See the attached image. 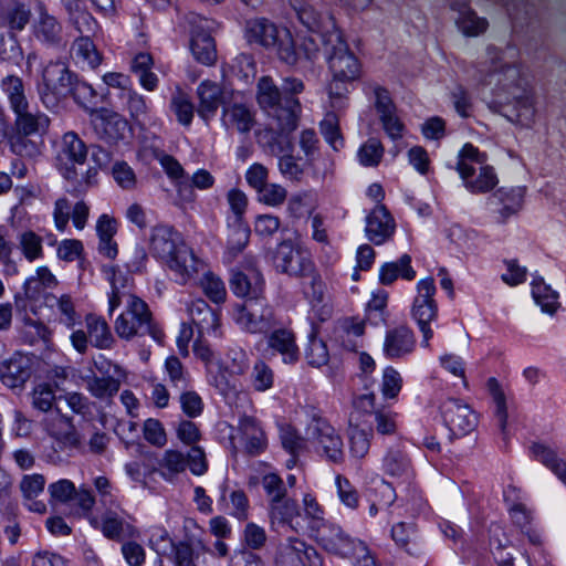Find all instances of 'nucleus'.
Masks as SVG:
<instances>
[{
    "instance_id": "obj_1",
    "label": "nucleus",
    "mask_w": 566,
    "mask_h": 566,
    "mask_svg": "<svg viewBox=\"0 0 566 566\" xmlns=\"http://www.w3.org/2000/svg\"><path fill=\"white\" fill-rule=\"evenodd\" d=\"M491 60V72L489 74L488 84L494 86V94L511 103L515 101L518 105L516 114L517 122L531 119L533 116V104L527 91L526 77L521 65L509 60L506 53H499L493 49L489 50Z\"/></svg>"
},
{
    "instance_id": "obj_2",
    "label": "nucleus",
    "mask_w": 566,
    "mask_h": 566,
    "mask_svg": "<svg viewBox=\"0 0 566 566\" xmlns=\"http://www.w3.org/2000/svg\"><path fill=\"white\" fill-rule=\"evenodd\" d=\"M327 50V63L332 73V81L328 86L332 106L343 105V99L348 93L347 84L359 78L360 63L342 38L339 31L331 32L325 40Z\"/></svg>"
},
{
    "instance_id": "obj_3",
    "label": "nucleus",
    "mask_w": 566,
    "mask_h": 566,
    "mask_svg": "<svg viewBox=\"0 0 566 566\" xmlns=\"http://www.w3.org/2000/svg\"><path fill=\"white\" fill-rule=\"evenodd\" d=\"M116 335L124 340L149 335L158 344H163L165 333L155 321L148 304L135 294L126 295L125 306L114 322Z\"/></svg>"
},
{
    "instance_id": "obj_4",
    "label": "nucleus",
    "mask_w": 566,
    "mask_h": 566,
    "mask_svg": "<svg viewBox=\"0 0 566 566\" xmlns=\"http://www.w3.org/2000/svg\"><path fill=\"white\" fill-rule=\"evenodd\" d=\"M455 169L471 193H486L499 184L494 167L488 164V155L472 144H465L459 151Z\"/></svg>"
},
{
    "instance_id": "obj_5",
    "label": "nucleus",
    "mask_w": 566,
    "mask_h": 566,
    "mask_svg": "<svg viewBox=\"0 0 566 566\" xmlns=\"http://www.w3.org/2000/svg\"><path fill=\"white\" fill-rule=\"evenodd\" d=\"M315 538L325 551L350 558L356 566H377L364 542L349 537L334 524L327 522L318 528Z\"/></svg>"
},
{
    "instance_id": "obj_6",
    "label": "nucleus",
    "mask_w": 566,
    "mask_h": 566,
    "mask_svg": "<svg viewBox=\"0 0 566 566\" xmlns=\"http://www.w3.org/2000/svg\"><path fill=\"white\" fill-rule=\"evenodd\" d=\"M434 295L436 285L432 277H424L417 283L410 314L422 335L421 345L424 348L430 346V340L433 338L431 323L436 322L439 315Z\"/></svg>"
},
{
    "instance_id": "obj_7",
    "label": "nucleus",
    "mask_w": 566,
    "mask_h": 566,
    "mask_svg": "<svg viewBox=\"0 0 566 566\" xmlns=\"http://www.w3.org/2000/svg\"><path fill=\"white\" fill-rule=\"evenodd\" d=\"M73 74L65 64L50 62L42 71V84L39 94L42 103L48 108L57 106L60 101L66 97L72 90Z\"/></svg>"
},
{
    "instance_id": "obj_8",
    "label": "nucleus",
    "mask_w": 566,
    "mask_h": 566,
    "mask_svg": "<svg viewBox=\"0 0 566 566\" xmlns=\"http://www.w3.org/2000/svg\"><path fill=\"white\" fill-rule=\"evenodd\" d=\"M274 566H324L317 549L301 537L289 536L276 546Z\"/></svg>"
},
{
    "instance_id": "obj_9",
    "label": "nucleus",
    "mask_w": 566,
    "mask_h": 566,
    "mask_svg": "<svg viewBox=\"0 0 566 566\" xmlns=\"http://www.w3.org/2000/svg\"><path fill=\"white\" fill-rule=\"evenodd\" d=\"M220 123L229 133L248 135L256 125V113L251 104L230 92V98L221 109Z\"/></svg>"
},
{
    "instance_id": "obj_10",
    "label": "nucleus",
    "mask_w": 566,
    "mask_h": 566,
    "mask_svg": "<svg viewBox=\"0 0 566 566\" xmlns=\"http://www.w3.org/2000/svg\"><path fill=\"white\" fill-rule=\"evenodd\" d=\"M44 432L53 440L59 451L78 450L82 438L73 420L61 412H54L41 421Z\"/></svg>"
},
{
    "instance_id": "obj_11",
    "label": "nucleus",
    "mask_w": 566,
    "mask_h": 566,
    "mask_svg": "<svg viewBox=\"0 0 566 566\" xmlns=\"http://www.w3.org/2000/svg\"><path fill=\"white\" fill-rule=\"evenodd\" d=\"M269 525L275 532H291L300 534L304 531L302 511L292 497L280 501H269Z\"/></svg>"
},
{
    "instance_id": "obj_12",
    "label": "nucleus",
    "mask_w": 566,
    "mask_h": 566,
    "mask_svg": "<svg viewBox=\"0 0 566 566\" xmlns=\"http://www.w3.org/2000/svg\"><path fill=\"white\" fill-rule=\"evenodd\" d=\"M234 319L242 329L252 334L266 333L274 325L272 310L258 301L238 306Z\"/></svg>"
},
{
    "instance_id": "obj_13",
    "label": "nucleus",
    "mask_w": 566,
    "mask_h": 566,
    "mask_svg": "<svg viewBox=\"0 0 566 566\" xmlns=\"http://www.w3.org/2000/svg\"><path fill=\"white\" fill-rule=\"evenodd\" d=\"M90 120L96 135L107 143H117L128 132V122L107 108L92 109Z\"/></svg>"
},
{
    "instance_id": "obj_14",
    "label": "nucleus",
    "mask_w": 566,
    "mask_h": 566,
    "mask_svg": "<svg viewBox=\"0 0 566 566\" xmlns=\"http://www.w3.org/2000/svg\"><path fill=\"white\" fill-rule=\"evenodd\" d=\"M197 113L205 122H210L220 106L223 107L230 98V93L219 83L203 80L196 88Z\"/></svg>"
},
{
    "instance_id": "obj_15",
    "label": "nucleus",
    "mask_w": 566,
    "mask_h": 566,
    "mask_svg": "<svg viewBox=\"0 0 566 566\" xmlns=\"http://www.w3.org/2000/svg\"><path fill=\"white\" fill-rule=\"evenodd\" d=\"M273 262L279 271L300 277L311 274L314 269L312 261L291 241H282L277 245Z\"/></svg>"
},
{
    "instance_id": "obj_16",
    "label": "nucleus",
    "mask_w": 566,
    "mask_h": 566,
    "mask_svg": "<svg viewBox=\"0 0 566 566\" xmlns=\"http://www.w3.org/2000/svg\"><path fill=\"white\" fill-rule=\"evenodd\" d=\"M135 518L119 505L115 509H107L101 520V532L113 541H120L126 537H136L138 530L135 526Z\"/></svg>"
},
{
    "instance_id": "obj_17",
    "label": "nucleus",
    "mask_w": 566,
    "mask_h": 566,
    "mask_svg": "<svg viewBox=\"0 0 566 566\" xmlns=\"http://www.w3.org/2000/svg\"><path fill=\"white\" fill-rule=\"evenodd\" d=\"M174 274L176 281L186 284L197 279L205 271L206 264L186 243L179 247L176 253L165 263Z\"/></svg>"
},
{
    "instance_id": "obj_18",
    "label": "nucleus",
    "mask_w": 566,
    "mask_h": 566,
    "mask_svg": "<svg viewBox=\"0 0 566 566\" xmlns=\"http://www.w3.org/2000/svg\"><path fill=\"white\" fill-rule=\"evenodd\" d=\"M444 423L454 434H467L476 426V416L470 407L459 400L448 399L440 406Z\"/></svg>"
},
{
    "instance_id": "obj_19",
    "label": "nucleus",
    "mask_w": 566,
    "mask_h": 566,
    "mask_svg": "<svg viewBox=\"0 0 566 566\" xmlns=\"http://www.w3.org/2000/svg\"><path fill=\"white\" fill-rule=\"evenodd\" d=\"M186 242L171 226L157 224L150 230L149 250L153 255L166 263Z\"/></svg>"
},
{
    "instance_id": "obj_20",
    "label": "nucleus",
    "mask_w": 566,
    "mask_h": 566,
    "mask_svg": "<svg viewBox=\"0 0 566 566\" xmlns=\"http://www.w3.org/2000/svg\"><path fill=\"white\" fill-rule=\"evenodd\" d=\"M231 444L235 448L237 440L243 444L249 454H259L268 446L265 432L260 422L250 416H243L239 421L238 432L230 436Z\"/></svg>"
},
{
    "instance_id": "obj_21",
    "label": "nucleus",
    "mask_w": 566,
    "mask_h": 566,
    "mask_svg": "<svg viewBox=\"0 0 566 566\" xmlns=\"http://www.w3.org/2000/svg\"><path fill=\"white\" fill-rule=\"evenodd\" d=\"M312 434L317 441V447L327 460L338 463L344 459L343 441L336 430L324 419H314Z\"/></svg>"
},
{
    "instance_id": "obj_22",
    "label": "nucleus",
    "mask_w": 566,
    "mask_h": 566,
    "mask_svg": "<svg viewBox=\"0 0 566 566\" xmlns=\"http://www.w3.org/2000/svg\"><path fill=\"white\" fill-rule=\"evenodd\" d=\"M396 229L394 218L385 206H376L366 217L365 233L374 244H382L391 238Z\"/></svg>"
},
{
    "instance_id": "obj_23",
    "label": "nucleus",
    "mask_w": 566,
    "mask_h": 566,
    "mask_svg": "<svg viewBox=\"0 0 566 566\" xmlns=\"http://www.w3.org/2000/svg\"><path fill=\"white\" fill-rule=\"evenodd\" d=\"M31 376L30 358L20 353L0 363V379L9 388L22 387Z\"/></svg>"
},
{
    "instance_id": "obj_24",
    "label": "nucleus",
    "mask_w": 566,
    "mask_h": 566,
    "mask_svg": "<svg viewBox=\"0 0 566 566\" xmlns=\"http://www.w3.org/2000/svg\"><path fill=\"white\" fill-rule=\"evenodd\" d=\"M302 112L297 98L285 97L283 104L280 103L268 113L272 117V127L281 134H290L298 125Z\"/></svg>"
},
{
    "instance_id": "obj_25",
    "label": "nucleus",
    "mask_w": 566,
    "mask_h": 566,
    "mask_svg": "<svg viewBox=\"0 0 566 566\" xmlns=\"http://www.w3.org/2000/svg\"><path fill=\"white\" fill-rule=\"evenodd\" d=\"M268 347L279 354L285 364H295L300 357L296 337L292 329L281 327L274 329L268 336Z\"/></svg>"
},
{
    "instance_id": "obj_26",
    "label": "nucleus",
    "mask_w": 566,
    "mask_h": 566,
    "mask_svg": "<svg viewBox=\"0 0 566 566\" xmlns=\"http://www.w3.org/2000/svg\"><path fill=\"white\" fill-rule=\"evenodd\" d=\"M416 346L413 332L405 326H397L387 332L384 342V353L389 358H400L410 354Z\"/></svg>"
},
{
    "instance_id": "obj_27",
    "label": "nucleus",
    "mask_w": 566,
    "mask_h": 566,
    "mask_svg": "<svg viewBox=\"0 0 566 566\" xmlns=\"http://www.w3.org/2000/svg\"><path fill=\"white\" fill-rule=\"evenodd\" d=\"M451 9L458 13L454 22L464 36L475 38L488 30V20L479 17L467 3L455 1L451 4Z\"/></svg>"
},
{
    "instance_id": "obj_28",
    "label": "nucleus",
    "mask_w": 566,
    "mask_h": 566,
    "mask_svg": "<svg viewBox=\"0 0 566 566\" xmlns=\"http://www.w3.org/2000/svg\"><path fill=\"white\" fill-rule=\"evenodd\" d=\"M373 429L355 417H350L348 427V444L352 458L361 460L370 450Z\"/></svg>"
},
{
    "instance_id": "obj_29",
    "label": "nucleus",
    "mask_w": 566,
    "mask_h": 566,
    "mask_svg": "<svg viewBox=\"0 0 566 566\" xmlns=\"http://www.w3.org/2000/svg\"><path fill=\"white\" fill-rule=\"evenodd\" d=\"M15 115V132L24 135H43L50 125V118L42 112H31L27 104L21 109L13 111Z\"/></svg>"
},
{
    "instance_id": "obj_30",
    "label": "nucleus",
    "mask_w": 566,
    "mask_h": 566,
    "mask_svg": "<svg viewBox=\"0 0 566 566\" xmlns=\"http://www.w3.org/2000/svg\"><path fill=\"white\" fill-rule=\"evenodd\" d=\"M31 11L20 0H0V25L21 31L29 23Z\"/></svg>"
},
{
    "instance_id": "obj_31",
    "label": "nucleus",
    "mask_w": 566,
    "mask_h": 566,
    "mask_svg": "<svg viewBox=\"0 0 566 566\" xmlns=\"http://www.w3.org/2000/svg\"><path fill=\"white\" fill-rule=\"evenodd\" d=\"M187 312L200 333L217 334L220 327L216 312L202 300H192L187 305Z\"/></svg>"
},
{
    "instance_id": "obj_32",
    "label": "nucleus",
    "mask_w": 566,
    "mask_h": 566,
    "mask_svg": "<svg viewBox=\"0 0 566 566\" xmlns=\"http://www.w3.org/2000/svg\"><path fill=\"white\" fill-rule=\"evenodd\" d=\"M44 304L57 317L59 322L67 328H73L80 319L74 301L69 294L56 296L52 293H46L44 295Z\"/></svg>"
},
{
    "instance_id": "obj_33",
    "label": "nucleus",
    "mask_w": 566,
    "mask_h": 566,
    "mask_svg": "<svg viewBox=\"0 0 566 566\" xmlns=\"http://www.w3.org/2000/svg\"><path fill=\"white\" fill-rule=\"evenodd\" d=\"M95 228L98 237V252L105 258L114 260L118 254V247L114 240L117 233L116 220L108 214H102L97 219Z\"/></svg>"
},
{
    "instance_id": "obj_34",
    "label": "nucleus",
    "mask_w": 566,
    "mask_h": 566,
    "mask_svg": "<svg viewBox=\"0 0 566 566\" xmlns=\"http://www.w3.org/2000/svg\"><path fill=\"white\" fill-rule=\"evenodd\" d=\"M57 285L59 280L52 271L48 266L41 265L35 269L34 274L25 280L23 291L27 298L38 300L45 295L46 290L55 289Z\"/></svg>"
},
{
    "instance_id": "obj_35",
    "label": "nucleus",
    "mask_w": 566,
    "mask_h": 566,
    "mask_svg": "<svg viewBox=\"0 0 566 566\" xmlns=\"http://www.w3.org/2000/svg\"><path fill=\"white\" fill-rule=\"evenodd\" d=\"M297 18L310 31L321 33L325 41L331 32L338 31L331 15L322 14L310 4L297 9Z\"/></svg>"
},
{
    "instance_id": "obj_36",
    "label": "nucleus",
    "mask_w": 566,
    "mask_h": 566,
    "mask_svg": "<svg viewBox=\"0 0 566 566\" xmlns=\"http://www.w3.org/2000/svg\"><path fill=\"white\" fill-rule=\"evenodd\" d=\"M263 285V277L256 270H250L249 273L235 272L231 279V290L240 297L258 298Z\"/></svg>"
},
{
    "instance_id": "obj_37",
    "label": "nucleus",
    "mask_w": 566,
    "mask_h": 566,
    "mask_svg": "<svg viewBox=\"0 0 566 566\" xmlns=\"http://www.w3.org/2000/svg\"><path fill=\"white\" fill-rule=\"evenodd\" d=\"M63 4L67 10L70 21L81 34L91 36L95 33L97 22L86 10L85 3L81 0H63Z\"/></svg>"
},
{
    "instance_id": "obj_38",
    "label": "nucleus",
    "mask_w": 566,
    "mask_h": 566,
    "mask_svg": "<svg viewBox=\"0 0 566 566\" xmlns=\"http://www.w3.org/2000/svg\"><path fill=\"white\" fill-rule=\"evenodd\" d=\"M273 48H275L280 60L290 65L296 64L303 56L311 59L313 53L316 51L315 48H313L312 51L305 52L297 49L291 31L286 28L280 29V38L277 39L276 45Z\"/></svg>"
},
{
    "instance_id": "obj_39",
    "label": "nucleus",
    "mask_w": 566,
    "mask_h": 566,
    "mask_svg": "<svg viewBox=\"0 0 566 566\" xmlns=\"http://www.w3.org/2000/svg\"><path fill=\"white\" fill-rule=\"evenodd\" d=\"M190 49L195 59L198 62L205 65H213L216 63V44L214 40L208 32L203 30L193 31L191 36Z\"/></svg>"
},
{
    "instance_id": "obj_40",
    "label": "nucleus",
    "mask_w": 566,
    "mask_h": 566,
    "mask_svg": "<svg viewBox=\"0 0 566 566\" xmlns=\"http://www.w3.org/2000/svg\"><path fill=\"white\" fill-rule=\"evenodd\" d=\"M303 279L304 293L312 304V310L316 312L319 319H325L329 315V308L323 304L324 284L321 277L313 271Z\"/></svg>"
},
{
    "instance_id": "obj_41",
    "label": "nucleus",
    "mask_w": 566,
    "mask_h": 566,
    "mask_svg": "<svg viewBox=\"0 0 566 566\" xmlns=\"http://www.w3.org/2000/svg\"><path fill=\"white\" fill-rule=\"evenodd\" d=\"M85 325L92 344L99 349H108L115 339L107 322L97 315L85 316Z\"/></svg>"
},
{
    "instance_id": "obj_42",
    "label": "nucleus",
    "mask_w": 566,
    "mask_h": 566,
    "mask_svg": "<svg viewBox=\"0 0 566 566\" xmlns=\"http://www.w3.org/2000/svg\"><path fill=\"white\" fill-rule=\"evenodd\" d=\"M157 471L165 481H175L179 474L186 471L185 454L176 449L165 450L158 460Z\"/></svg>"
},
{
    "instance_id": "obj_43",
    "label": "nucleus",
    "mask_w": 566,
    "mask_h": 566,
    "mask_svg": "<svg viewBox=\"0 0 566 566\" xmlns=\"http://www.w3.org/2000/svg\"><path fill=\"white\" fill-rule=\"evenodd\" d=\"M411 281L416 277V271L411 266V258L403 254L397 262L386 263L380 268L379 281L381 284L389 285L398 277Z\"/></svg>"
},
{
    "instance_id": "obj_44",
    "label": "nucleus",
    "mask_w": 566,
    "mask_h": 566,
    "mask_svg": "<svg viewBox=\"0 0 566 566\" xmlns=\"http://www.w3.org/2000/svg\"><path fill=\"white\" fill-rule=\"evenodd\" d=\"M381 468L392 478L409 479L411 474L410 460L398 449H388L382 458Z\"/></svg>"
},
{
    "instance_id": "obj_45",
    "label": "nucleus",
    "mask_w": 566,
    "mask_h": 566,
    "mask_svg": "<svg viewBox=\"0 0 566 566\" xmlns=\"http://www.w3.org/2000/svg\"><path fill=\"white\" fill-rule=\"evenodd\" d=\"M38 13L39 18L34 25L35 35L49 43L56 42L60 39L61 24L41 2L38 4Z\"/></svg>"
},
{
    "instance_id": "obj_46",
    "label": "nucleus",
    "mask_w": 566,
    "mask_h": 566,
    "mask_svg": "<svg viewBox=\"0 0 566 566\" xmlns=\"http://www.w3.org/2000/svg\"><path fill=\"white\" fill-rule=\"evenodd\" d=\"M87 157V148L84 142L73 132L63 135L60 148L61 160L82 165Z\"/></svg>"
},
{
    "instance_id": "obj_47",
    "label": "nucleus",
    "mask_w": 566,
    "mask_h": 566,
    "mask_svg": "<svg viewBox=\"0 0 566 566\" xmlns=\"http://www.w3.org/2000/svg\"><path fill=\"white\" fill-rule=\"evenodd\" d=\"M1 91L7 96L11 111L21 109L29 104L25 87L21 77L17 75H7L1 80Z\"/></svg>"
},
{
    "instance_id": "obj_48",
    "label": "nucleus",
    "mask_w": 566,
    "mask_h": 566,
    "mask_svg": "<svg viewBox=\"0 0 566 566\" xmlns=\"http://www.w3.org/2000/svg\"><path fill=\"white\" fill-rule=\"evenodd\" d=\"M153 65V56L146 52L136 54L132 61V71L138 75L140 85L149 92L158 85L157 75L150 71Z\"/></svg>"
},
{
    "instance_id": "obj_49",
    "label": "nucleus",
    "mask_w": 566,
    "mask_h": 566,
    "mask_svg": "<svg viewBox=\"0 0 566 566\" xmlns=\"http://www.w3.org/2000/svg\"><path fill=\"white\" fill-rule=\"evenodd\" d=\"M494 198L502 206L499 212L505 219L522 208L524 189L522 187H502L494 193Z\"/></svg>"
},
{
    "instance_id": "obj_50",
    "label": "nucleus",
    "mask_w": 566,
    "mask_h": 566,
    "mask_svg": "<svg viewBox=\"0 0 566 566\" xmlns=\"http://www.w3.org/2000/svg\"><path fill=\"white\" fill-rule=\"evenodd\" d=\"M281 92L270 76H262L256 85V102L261 109L269 112L281 103Z\"/></svg>"
},
{
    "instance_id": "obj_51",
    "label": "nucleus",
    "mask_w": 566,
    "mask_h": 566,
    "mask_svg": "<svg viewBox=\"0 0 566 566\" xmlns=\"http://www.w3.org/2000/svg\"><path fill=\"white\" fill-rule=\"evenodd\" d=\"M302 510L303 522L306 521L312 531L316 532L327 523L325 520V511L313 494L305 493L303 495Z\"/></svg>"
},
{
    "instance_id": "obj_52",
    "label": "nucleus",
    "mask_w": 566,
    "mask_h": 566,
    "mask_svg": "<svg viewBox=\"0 0 566 566\" xmlns=\"http://www.w3.org/2000/svg\"><path fill=\"white\" fill-rule=\"evenodd\" d=\"M374 428L380 437H395L399 432L398 413L396 411L378 408L373 412Z\"/></svg>"
},
{
    "instance_id": "obj_53",
    "label": "nucleus",
    "mask_w": 566,
    "mask_h": 566,
    "mask_svg": "<svg viewBox=\"0 0 566 566\" xmlns=\"http://www.w3.org/2000/svg\"><path fill=\"white\" fill-rule=\"evenodd\" d=\"M72 53L77 60L92 67H96L102 61L101 54L88 35H82L74 41Z\"/></svg>"
},
{
    "instance_id": "obj_54",
    "label": "nucleus",
    "mask_w": 566,
    "mask_h": 566,
    "mask_svg": "<svg viewBox=\"0 0 566 566\" xmlns=\"http://www.w3.org/2000/svg\"><path fill=\"white\" fill-rule=\"evenodd\" d=\"M120 387L119 380L114 377L93 376L86 379V388L88 392L97 399H107L114 396Z\"/></svg>"
},
{
    "instance_id": "obj_55",
    "label": "nucleus",
    "mask_w": 566,
    "mask_h": 566,
    "mask_svg": "<svg viewBox=\"0 0 566 566\" xmlns=\"http://www.w3.org/2000/svg\"><path fill=\"white\" fill-rule=\"evenodd\" d=\"M170 108L181 125L190 126L195 115V106L187 93L177 88L171 98Z\"/></svg>"
},
{
    "instance_id": "obj_56",
    "label": "nucleus",
    "mask_w": 566,
    "mask_h": 566,
    "mask_svg": "<svg viewBox=\"0 0 566 566\" xmlns=\"http://www.w3.org/2000/svg\"><path fill=\"white\" fill-rule=\"evenodd\" d=\"M213 386L226 397L237 392V376H230L222 364L211 365L208 367Z\"/></svg>"
},
{
    "instance_id": "obj_57",
    "label": "nucleus",
    "mask_w": 566,
    "mask_h": 566,
    "mask_svg": "<svg viewBox=\"0 0 566 566\" xmlns=\"http://www.w3.org/2000/svg\"><path fill=\"white\" fill-rule=\"evenodd\" d=\"M534 458L549 468L560 480H565L566 463L560 460L555 451L547 446L534 443L532 446Z\"/></svg>"
},
{
    "instance_id": "obj_58",
    "label": "nucleus",
    "mask_w": 566,
    "mask_h": 566,
    "mask_svg": "<svg viewBox=\"0 0 566 566\" xmlns=\"http://www.w3.org/2000/svg\"><path fill=\"white\" fill-rule=\"evenodd\" d=\"M532 295L543 312L553 314L556 311L558 306L557 294L543 280L533 281Z\"/></svg>"
},
{
    "instance_id": "obj_59",
    "label": "nucleus",
    "mask_w": 566,
    "mask_h": 566,
    "mask_svg": "<svg viewBox=\"0 0 566 566\" xmlns=\"http://www.w3.org/2000/svg\"><path fill=\"white\" fill-rule=\"evenodd\" d=\"M18 241L21 253L29 262H34L43 256V239L35 232L23 231Z\"/></svg>"
},
{
    "instance_id": "obj_60",
    "label": "nucleus",
    "mask_w": 566,
    "mask_h": 566,
    "mask_svg": "<svg viewBox=\"0 0 566 566\" xmlns=\"http://www.w3.org/2000/svg\"><path fill=\"white\" fill-rule=\"evenodd\" d=\"M200 286L205 295L214 303H223L227 298V290L222 280L214 273L207 271L200 280Z\"/></svg>"
},
{
    "instance_id": "obj_61",
    "label": "nucleus",
    "mask_w": 566,
    "mask_h": 566,
    "mask_svg": "<svg viewBox=\"0 0 566 566\" xmlns=\"http://www.w3.org/2000/svg\"><path fill=\"white\" fill-rule=\"evenodd\" d=\"M384 146L377 138H369L364 143L357 153L358 160L366 167H375L381 161L384 156Z\"/></svg>"
},
{
    "instance_id": "obj_62",
    "label": "nucleus",
    "mask_w": 566,
    "mask_h": 566,
    "mask_svg": "<svg viewBox=\"0 0 566 566\" xmlns=\"http://www.w3.org/2000/svg\"><path fill=\"white\" fill-rule=\"evenodd\" d=\"M280 29L268 20H258L252 24L251 32L261 45L272 48L280 38Z\"/></svg>"
},
{
    "instance_id": "obj_63",
    "label": "nucleus",
    "mask_w": 566,
    "mask_h": 566,
    "mask_svg": "<svg viewBox=\"0 0 566 566\" xmlns=\"http://www.w3.org/2000/svg\"><path fill=\"white\" fill-rule=\"evenodd\" d=\"M143 437L151 446L164 448L168 437L163 422L155 418H148L143 422Z\"/></svg>"
},
{
    "instance_id": "obj_64",
    "label": "nucleus",
    "mask_w": 566,
    "mask_h": 566,
    "mask_svg": "<svg viewBox=\"0 0 566 566\" xmlns=\"http://www.w3.org/2000/svg\"><path fill=\"white\" fill-rule=\"evenodd\" d=\"M402 377L398 370L392 367H386L382 371L380 391L386 400H394L398 397L402 388Z\"/></svg>"
}]
</instances>
